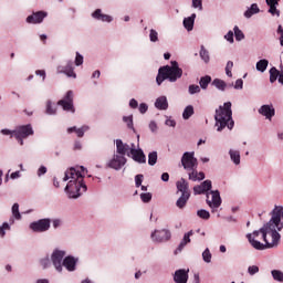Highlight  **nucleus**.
Listing matches in <instances>:
<instances>
[{"label": "nucleus", "mask_w": 283, "mask_h": 283, "mask_svg": "<svg viewBox=\"0 0 283 283\" xmlns=\"http://www.w3.org/2000/svg\"><path fill=\"white\" fill-rule=\"evenodd\" d=\"M6 231H10V224H8V222H4L0 227V235H1V238H6Z\"/></svg>", "instance_id": "obj_44"}, {"label": "nucleus", "mask_w": 283, "mask_h": 283, "mask_svg": "<svg viewBox=\"0 0 283 283\" xmlns=\"http://www.w3.org/2000/svg\"><path fill=\"white\" fill-rule=\"evenodd\" d=\"M147 109H149V106H147V104L142 103V104L139 105V112H140V114H147Z\"/></svg>", "instance_id": "obj_56"}, {"label": "nucleus", "mask_w": 283, "mask_h": 283, "mask_svg": "<svg viewBox=\"0 0 283 283\" xmlns=\"http://www.w3.org/2000/svg\"><path fill=\"white\" fill-rule=\"evenodd\" d=\"M232 116L233 112L231 111V102H227L223 106H219L214 115L217 132H222L224 127L233 129L235 122H233Z\"/></svg>", "instance_id": "obj_3"}, {"label": "nucleus", "mask_w": 283, "mask_h": 283, "mask_svg": "<svg viewBox=\"0 0 283 283\" xmlns=\"http://www.w3.org/2000/svg\"><path fill=\"white\" fill-rule=\"evenodd\" d=\"M269 12H270V14H273V15L276 14V17H280V10H277L276 6L270 7Z\"/></svg>", "instance_id": "obj_52"}, {"label": "nucleus", "mask_w": 283, "mask_h": 283, "mask_svg": "<svg viewBox=\"0 0 283 283\" xmlns=\"http://www.w3.org/2000/svg\"><path fill=\"white\" fill-rule=\"evenodd\" d=\"M51 224H52V220L40 219L38 221L31 222L29 226V229H31L33 233H45V231H50Z\"/></svg>", "instance_id": "obj_5"}, {"label": "nucleus", "mask_w": 283, "mask_h": 283, "mask_svg": "<svg viewBox=\"0 0 283 283\" xmlns=\"http://www.w3.org/2000/svg\"><path fill=\"white\" fill-rule=\"evenodd\" d=\"M272 277L276 282H283V272L280 270H272Z\"/></svg>", "instance_id": "obj_38"}, {"label": "nucleus", "mask_w": 283, "mask_h": 283, "mask_svg": "<svg viewBox=\"0 0 283 283\" xmlns=\"http://www.w3.org/2000/svg\"><path fill=\"white\" fill-rule=\"evenodd\" d=\"M75 65H83V55H81L78 52L76 53Z\"/></svg>", "instance_id": "obj_55"}, {"label": "nucleus", "mask_w": 283, "mask_h": 283, "mask_svg": "<svg viewBox=\"0 0 283 283\" xmlns=\"http://www.w3.org/2000/svg\"><path fill=\"white\" fill-rule=\"evenodd\" d=\"M200 92V86L192 84L189 86V94H199Z\"/></svg>", "instance_id": "obj_49"}, {"label": "nucleus", "mask_w": 283, "mask_h": 283, "mask_svg": "<svg viewBox=\"0 0 283 283\" xmlns=\"http://www.w3.org/2000/svg\"><path fill=\"white\" fill-rule=\"evenodd\" d=\"M189 198H191V192L181 193L176 202V207H178V209H185V207H187V202H189Z\"/></svg>", "instance_id": "obj_22"}, {"label": "nucleus", "mask_w": 283, "mask_h": 283, "mask_svg": "<svg viewBox=\"0 0 283 283\" xmlns=\"http://www.w3.org/2000/svg\"><path fill=\"white\" fill-rule=\"evenodd\" d=\"M127 163V158L123 155H114L113 159L108 163L111 169H120Z\"/></svg>", "instance_id": "obj_13"}, {"label": "nucleus", "mask_w": 283, "mask_h": 283, "mask_svg": "<svg viewBox=\"0 0 283 283\" xmlns=\"http://www.w3.org/2000/svg\"><path fill=\"white\" fill-rule=\"evenodd\" d=\"M116 151L117 154H119V156H125V154H127V156H129V154H132V147H129V145L124 144L122 139H117L116 140Z\"/></svg>", "instance_id": "obj_16"}, {"label": "nucleus", "mask_w": 283, "mask_h": 283, "mask_svg": "<svg viewBox=\"0 0 283 283\" xmlns=\"http://www.w3.org/2000/svg\"><path fill=\"white\" fill-rule=\"evenodd\" d=\"M53 227H54V229H59V227H61V219H54Z\"/></svg>", "instance_id": "obj_64"}, {"label": "nucleus", "mask_w": 283, "mask_h": 283, "mask_svg": "<svg viewBox=\"0 0 283 283\" xmlns=\"http://www.w3.org/2000/svg\"><path fill=\"white\" fill-rule=\"evenodd\" d=\"M226 39L229 41V43H233V31H229Z\"/></svg>", "instance_id": "obj_61"}, {"label": "nucleus", "mask_w": 283, "mask_h": 283, "mask_svg": "<svg viewBox=\"0 0 283 283\" xmlns=\"http://www.w3.org/2000/svg\"><path fill=\"white\" fill-rule=\"evenodd\" d=\"M171 66L166 65L159 69V73L156 77V82L158 85H163L164 81H170V83H176L177 78L182 77V69L178 67V63L176 61H171Z\"/></svg>", "instance_id": "obj_4"}, {"label": "nucleus", "mask_w": 283, "mask_h": 283, "mask_svg": "<svg viewBox=\"0 0 283 283\" xmlns=\"http://www.w3.org/2000/svg\"><path fill=\"white\" fill-rule=\"evenodd\" d=\"M93 19H96L97 21H103L106 23H112L113 19L112 15H107L105 13H103V10L101 9H96L93 13H92Z\"/></svg>", "instance_id": "obj_17"}, {"label": "nucleus", "mask_w": 283, "mask_h": 283, "mask_svg": "<svg viewBox=\"0 0 283 283\" xmlns=\"http://www.w3.org/2000/svg\"><path fill=\"white\" fill-rule=\"evenodd\" d=\"M277 76H280V71L273 66L270 70V83H275V81H277Z\"/></svg>", "instance_id": "obj_35"}, {"label": "nucleus", "mask_w": 283, "mask_h": 283, "mask_svg": "<svg viewBox=\"0 0 283 283\" xmlns=\"http://www.w3.org/2000/svg\"><path fill=\"white\" fill-rule=\"evenodd\" d=\"M234 36L237 41H242V39H244V33L242 32V30H240V28L234 27Z\"/></svg>", "instance_id": "obj_42"}, {"label": "nucleus", "mask_w": 283, "mask_h": 283, "mask_svg": "<svg viewBox=\"0 0 283 283\" xmlns=\"http://www.w3.org/2000/svg\"><path fill=\"white\" fill-rule=\"evenodd\" d=\"M62 264L67 271H76V259L74 256H66Z\"/></svg>", "instance_id": "obj_23"}, {"label": "nucleus", "mask_w": 283, "mask_h": 283, "mask_svg": "<svg viewBox=\"0 0 283 283\" xmlns=\"http://www.w3.org/2000/svg\"><path fill=\"white\" fill-rule=\"evenodd\" d=\"M202 258H203V261H206L208 264H209V262H211V251H209V248H207L202 252Z\"/></svg>", "instance_id": "obj_45"}, {"label": "nucleus", "mask_w": 283, "mask_h": 283, "mask_svg": "<svg viewBox=\"0 0 283 283\" xmlns=\"http://www.w3.org/2000/svg\"><path fill=\"white\" fill-rule=\"evenodd\" d=\"M259 114L265 116V118H269V120H271L272 116H275V108L269 105H263L260 107Z\"/></svg>", "instance_id": "obj_19"}, {"label": "nucleus", "mask_w": 283, "mask_h": 283, "mask_svg": "<svg viewBox=\"0 0 283 283\" xmlns=\"http://www.w3.org/2000/svg\"><path fill=\"white\" fill-rule=\"evenodd\" d=\"M211 200L209 199V195H207V205L210 209H218L220 205H222V199L220 198V191H210Z\"/></svg>", "instance_id": "obj_11"}, {"label": "nucleus", "mask_w": 283, "mask_h": 283, "mask_svg": "<svg viewBox=\"0 0 283 283\" xmlns=\"http://www.w3.org/2000/svg\"><path fill=\"white\" fill-rule=\"evenodd\" d=\"M189 180H193V182H196V180H198V171L192 169V171L189 172Z\"/></svg>", "instance_id": "obj_57"}, {"label": "nucleus", "mask_w": 283, "mask_h": 283, "mask_svg": "<svg viewBox=\"0 0 283 283\" xmlns=\"http://www.w3.org/2000/svg\"><path fill=\"white\" fill-rule=\"evenodd\" d=\"M195 21H196V13H192L191 17L184 19V28H186L188 32H191V30H193Z\"/></svg>", "instance_id": "obj_27"}, {"label": "nucleus", "mask_w": 283, "mask_h": 283, "mask_svg": "<svg viewBox=\"0 0 283 283\" xmlns=\"http://www.w3.org/2000/svg\"><path fill=\"white\" fill-rule=\"evenodd\" d=\"M231 70H233V61H228L226 66V74L227 76H233V73H231Z\"/></svg>", "instance_id": "obj_47"}, {"label": "nucleus", "mask_w": 283, "mask_h": 283, "mask_svg": "<svg viewBox=\"0 0 283 283\" xmlns=\"http://www.w3.org/2000/svg\"><path fill=\"white\" fill-rule=\"evenodd\" d=\"M40 264L43 269H48L50 266V258L41 259Z\"/></svg>", "instance_id": "obj_51"}, {"label": "nucleus", "mask_w": 283, "mask_h": 283, "mask_svg": "<svg viewBox=\"0 0 283 283\" xmlns=\"http://www.w3.org/2000/svg\"><path fill=\"white\" fill-rule=\"evenodd\" d=\"M197 216L198 218H201V220H209V218H211V213L205 209L198 210Z\"/></svg>", "instance_id": "obj_39"}, {"label": "nucleus", "mask_w": 283, "mask_h": 283, "mask_svg": "<svg viewBox=\"0 0 283 283\" xmlns=\"http://www.w3.org/2000/svg\"><path fill=\"white\" fill-rule=\"evenodd\" d=\"M192 8H198L202 10V0H192Z\"/></svg>", "instance_id": "obj_54"}, {"label": "nucleus", "mask_w": 283, "mask_h": 283, "mask_svg": "<svg viewBox=\"0 0 283 283\" xmlns=\"http://www.w3.org/2000/svg\"><path fill=\"white\" fill-rule=\"evenodd\" d=\"M156 163H158V153H156V151L149 153L148 165H150V167H154V165H156Z\"/></svg>", "instance_id": "obj_36"}, {"label": "nucleus", "mask_w": 283, "mask_h": 283, "mask_svg": "<svg viewBox=\"0 0 283 283\" xmlns=\"http://www.w3.org/2000/svg\"><path fill=\"white\" fill-rule=\"evenodd\" d=\"M248 272L250 275H255V273H260V268L258 265H251L248 268Z\"/></svg>", "instance_id": "obj_48"}, {"label": "nucleus", "mask_w": 283, "mask_h": 283, "mask_svg": "<svg viewBox=\"0 0 283 283\" xmlns=\"http://www.w3.org/2000/svg\"><path fill=\"white\" fill-rule=\"evenodd\" d=\"M229 154L234 165H240V151L230 149Z\"/></svg>", "instance_id": "obj_31"}, {"label": "nucleus", "mask_w": 283, "mask_h": 283, "mask_svg": "<svg viewBox=\"0 0 283 283\" xmlns=\"http://www.w3.org/2000/svg\"><path fill=\"white\" fill-rule=\"evenodd\" d=\"M63 258H65V251H61V250H55L51 256L53 266H55L59 273L63 271Z\"/></svg>", "instance_id": "obj_9"}, {"label": "nucleus", "mask_w": 283, "mask_h": 283, "mask_svg": "<svg viewBox=\"0 0 283 283\" xmlns=\"http://www.w3.org/2000/svg\"><path fill=\"white\" fill-rule=\"evenodd\" d=\"M258 12H260V8L258 7L256 3H253L251 8L244 12V17L247 19H251L252 14H258Z\"/></svg>", "instance_id": "obj_28"}, {"label": "nucleus", "mask_w": 283, "mask_h": 283, "mask_svg": "<svg viewBox=\"0 0 283 283\" xmlns=\"http://www.w3.org/2000/svg\"><path fill=\"white\" fill-rule=\"evenodd\" d=\"M87 129H90L88 126H82L81 128H76V126H73V127L67 128V134H73V132H75L77 138H83V136H85V132H87Z\"/></svg>", "instance_id": "obj_24"}, {"label": "nucleus", "mask_w": 283, "mask_h": 283, "mask_svg": "<svg viewBox=\"0 0 283 283\" xmlns=\"http://www.w3.org/2000/svg\"><path fill=\"white\" fill-rule=\"evenodd\" d=\"M143 178H144L143 175H136V177H135L136 187H143Z\"/></svg>", "instance_id": "obj_50"}, {"label": "nucleus", "mask_w": 283, "mask_h": 283, "mask_svg": "<svg viewBox=\"0 0 283 283\" xmlns=\"http://www.w3.org/2000/svg\"><path fill=\"white\" fill-rule=\"evenodd\" d=\"M200 57L202 59V61L205 63H209V61L211 60V57L209 56V51H207V49H205V46H201Z\"/></svg>", "instance_id": "obj_37"}, {"label": "nucleus", "mask_w": 283, "mask_h": 283, "mask_svg": "<svg viewBox=\"0 0 283 283\" xmlns=\"http://www.w3.org/2000/svg\"><path fill=\"white\" fill-rule=\"evenodd\" d=\"M155 107H157V109H167L169 107L167 97L166 96L158 97L155 102Z\"/></svg>", "instance_id": "obj_26"}, {"label": "nucleus", "mask_w": 283, "mask_h": 283, "mask_svg": "<svg viewBox=\"0 0 283 283\" xmlns=\"http://www.w3.org/2000/svg\"><path fill=\"white\" fill-rule=\"evenodd\" d=\"M191 116H193V106L189 105L185 108V111L182 113V118L185 120H189V118H191Z\"/></svg>", "instance_id": "obj_33"}, {"label": "nucleus", "mask_w": 283, "mask_h": 283, "mask_svg": "<svg viewBox=\"0 0 283 283\" xmlns=\"http://www.w3.org/2000/svg\"><path fill=\"white\" fill-rule=\"evenodd\" d=\"M81 171L74 168L65 171L63 181L67 182V180H70L65 187V191L69 193V198H78V196H81V189H83V191H87V186L85 182H83V177L85 176L86 171L85 167L82 166Z\"/></svg>", "instance_id": "obj_2"}, {"label": "nucleus", "mask_w": 283, "mask_h": 283, "mask_svg": "<svg viewBox=\"0 0 283 283\" xmlns=\"http://www.w3.org/2000/svg\"><path fill=\"white\" fill-rule=\"evenodd\" d=\"M129 107H132V109H136L138 107V101H136L135 98H132L129 101Z\"/></svg>", "instance_id": "obj_59"}, {"label": "nucleus", "mask_w": 283, "mask_h": 283, "mask_svg": "<svg viewBox=\"0 0 283 283\" xmlns=\"http://www.w3.org/2000/svg\"><path fill=\"white\" fill-rule=\"evenodd\" d=\"M271 219L260 230L247 234V239L251 247L256 251L264 249H273L280 244V232L283 229V207L275 206L271 211Z\"/></svg>", "instance_id": "obj_1"}, {"label": "nucleus", "mask_w": 283, "mask_h": 283, "mask_svg": "<svg viewBox=\"0 0 283 283\" xmlns=\"http://www.w3.org/2000/svg\"><path fill=\"white\" fill-rule=\"evenodd\" d=\"M212 85H214V87H217V90H220L221 92H224V90H227V82L220 78H214L212 81Z\"/></svg>", "instance_id": "obj_29"}, {"label": "nucleus", "mask_w": 283, "mask_h": 283, "mask_svg": "<svg viewBox=\"0 0 283 283\" xmlns=\"http://www.w3.org/2000/svg\"><path fill=\"white\" fill-rule=\"evenodd\" d=\"M33 134L34 130L32 129V126L24 125L13 130L11 137L14 136L15 139L20 143V145H23V138H28V136H32Z\"/></svg>", "instance_id": "obj_6"}, {"label": "nucleus", "mask_w": 283, "mask_h": 283, "mask_svg": "<svg viewBox=\"0 0 283 283\" xmlns=\"http://www.w3.org/2000/svg\"><path fill=\"white\" fill-rule=\"evenodd\" d=\"M130 156L135 163H139V165H145L147 163V157L143 149H136L134 144H132Z\"/></svg>", "instance_id": "obj_12"}, {"label": "nucleus", "mask_w": 283, "mask_h": 283, "mask_svg": "<svg viewBox=\"0 0 283 283\" xmlns=\"http://www.w3.org/2000/svg\"><path fill=\"white\" fill-rule=\"evenodd\" d=\"M209 83H211V76L206 75L200 78L199 85L202 90H207V87H209Z\"/></svg>", "instance_id": "obj_34"}, {"label": "nucleus", "mask_w": 283, "mask_h": 283, "mask_svg": "<svg viewBox=\"0 0 283 283\" xmlns=\"http://www.w3.org/2000/svg\"><path fill=\"white\" fill-rule=\"evenodd\" d=\"M35 74H36L38 76H42V80L45 81V71H43V70H38V71H35Z\"/></svg>", "instance_id": "obj_63"}, {"label": "nucleus", "mask_w": 283, "mask_h": 283, "mask_svg": "<svg viewBox=\"0 0 283 283\" xmlns=\"http://www.w3.org/2000/svg\"><path fill=\"white\" fill-rule=\"evenodd\" d=\"M189 280V274L186 270H177L175 272L174 281L176 283H187Z\"/></svg>", "instance_id": "obj_18"}, {"label": "nucleus", "mask_w": 283, "mask_h": 283, "mask_svg": "<svg viewBox=\"0 0 283 283\" xmlns=\"http://www.w3.org/2000/svg\"><path fill=\"white\" fill-rule=\"evenodd\" d=\"M269 67V60H260L256 62V70L258 72H266V69Z\"/></svg>", "instance_id": "obj_30"}, {"label": "nucleus", "mask_w": 283, "mask_h": 283, "mask_svg": "<svg viewBox=\"0 0 283 283\" xmlns=\"http://www.w3.org/2000/svg\"><path fill=\"white\" fill-rule=\"evenodd\" d=\"M191 235H193V231L190 230L189 232H187L184 235V239L181 240L180 244L178 245L177 250L175 251V253H180V251H182L185 249V247H187V244H189V242H191Z\"/></svg>", "instance_id": "obj_21"}, {"label": "nucleus", "mask_w": 283, "mask_h": 283, "mask_svg": "<svg viewBox=\"0 0 283 283\" xmlns=\"http://www.w3.org/2000/svg\"><path fill=\"white\" fill-rule=\"evenodd\" d=\"M57 72H63L66 76L76 78V73H74V64L69 62L65 67L59 66Z\"/></svg>", "instance_id": "obj_20"}, {"label": "nucleus", "mask_w": 283, "mask_h": 283, "mask_svg": "<svg viewBox=\"0 0 283 283\" xmlns=\"http://www.w3.org/2000/svg\"><path fill=\"white\" fill-rule=\"evenodd\" d=\"M124 123H126L128 129H134V117L133 116H124Z\"/></svg>", "instance_id": "obj_41"}, {"label": "nucleus", "mask_w": 283, "mask_h": 283, "mask_svg": "<svg viewBox=\"0 0 283 283\" xmlns=\"http://www.w3.org/2000/svg\"><path fill=\"white\" fill-rule=\"evenodd\" d=\"M181 165L184 169L191 171L198 165V159L193 157V153H185L181 158Z\"/></svg>", "instance_id": "obj_8"}, {"label": "nucleus", "mask_w": 283, "mask_h": 283, "mask_svg": "<svg viewBox=\"0 0 283 283\" xmlns=\"http://www.w3.org/2000/svg\"><path fill=\"white\" fill-rule=\"evenodd\" d=\"M243 85H244V82L242 81V78H239V80L235 81L234 88L235 90H242Z\"/></svg>", "instance_id": "obj_58"}, {"label": "nucleus", "mask_w": 283, "mask_h": 283, "mask_svg": "<svg viewBox=\"0 0 283 283\" xmlns=\"http://www.w3.org/2000/svg\"><path fill=\"white\" fill-rule=\"evenodd\" d=\"M12 216L15 220H21V212H19V203L12 206Z\"/></svg>", "instance_id": "obj_40"}, {"label": "nucleus", "mask_w": 283, "mask_h": 283, "mask_svg": "<svg viewBox=\"0 0 283 283\" xmlns=\"http://www.w3.org/2000/svg\"><path fill=\"white\" fill-rule=\"evenodd\" d=\"M154 242H169L171 240V232L169 230H155L151 233Z\"/></svg>", "instance_id": "obj_10"}, {"label": "nucleus", "mask_w": 283, "mask_h": 283, "mask_svg": "<svg viewBox=\"0 0 283 283\" xmlns=\"http://www.w3.org/2000/svg\"><path fill=\"white\" fill-rule=\"evenodd\" d=\"M269 7L277 6L280 0H265Z\"/></svg>", "instance_id": "obj_62"}, {"label": "nucleus", "mask_w": 283, "mask_h": 283, "mask_svg": "<svg viewBox=\"0 0 283 283\" xmlns=\"http://www.w3.org/2000/svg\"><path fill=\"white\" fill-rule=\"evenodd\" d=\"M207 191H211V180H206L201 185L193 187L195 196H201V193H207Z\"/></svg>", "instance_id": "obj_15"}, {"label": "nucleus", "mask_w": 283, "mask_h": 283, "mask_svg": "<svg viewBox=\"0 0 283 283\" xmlns=\"http://www.w3.org/2000/svg\"><path fill=\"white\" fill-rule=\"evenodd\" d=\"M149 40L151 41V43H156L158 41V31L151 29L150 33H149Z\"/></svg>", "instance_id": "obj_43"}, {"label": "nucleus", "mask_w": 283, "mask_h": 283, "mask_svg": "<svg viewBox=\"0 0 283 283\" xmlns=\"http://www.w3.org/2000/svg\"><path fill=\"white\" fill-rule=\"evenodd\" d=\"M176 185H177L178 191H180L181 193H190L189 182H187V180H185V178H181L179 181H177Z\"/></svg>", "instance_id": "obj_25"}, {"label": "nucleus", "mask_w": 283, "mask_h": 283, "mask_svg": "<svg viewBox=\"0 0 283 283\" xmlns=\"http://www.w3.org/2000/svg\"><path fill=\"white\" fill-rule=\"evenodd\" d=\"M140 199L142 202H151V192H143Z\"/></svg>", "instance_id": "obj_46"}, {"label": "nucleus", "mask_w": 283, "mask_h": 283, "mask_svg": "<svg viewBox=\"0 0 283 283\" xmlns=\"http://www.w3.org/2000/svg\"><path fill=\"white\" fill-rule=\"evenodd\" d=\"M73 149H74V151H81L83 149V144H81L80 140H75Z\"/></svg>", "instance_id": "obj_53"}, {"label": "nucleus", "mask_w": 283, "mask_h": 283, "mask_svg": "<svg viewBox=\"0 0 283 283\" xmlns=\"http://www.w3.org/2000/svg\"><path fill=\"white\" fill-rule=\"evenodd\" d=\"M44 174H48V168L45 166H41L38 170V176H43Z\"/></svg>", "instance_id": "obj_60"}, {"label": "nucleus", "mask_w": 283, "mask_h": 283, "mask_svg": "<svg viewBox=\"0 0 283 283\" xmlns=\"http://www.w3.org/2000/svg\"><path fill=\"white\" fill-rule=\"evenodd\" d=\"M57 105H60L64 112H72V114H74V112H76L74 108V92L67 91L64 98L57 102Z\"/></svg>", "instance_id": "obj_7"}, {"label": "nucleus", "mask_w": 283, "mask_h": 283, "mask_svg": "<svg viewBox=\"0 0 283 283\" xmlns=\"http://www.w3.org/2000/svg\"><path fill=\"white\" fill-rule=\"evenodd\" d=\"M45 17H48V12L45 11L33 12L31 15H28L27 23H43V19H45Z\"/></svg>", "instance_id": "obj_14"}, {"label": "nucleus", "mask_w": 283, "mask_h": 283, "mask_svg": "<svg viewBox=\"0 0 283 283\" xmlns=\"http://www.w3.org/2000/svg\"><path fill=\"white\" fill-rule=\"evenodd\" d=\"M45 114H49L50 116L56 114V105H54L52 101L46 102Z\"/></svg>", "instance_id": "obj_32"}]
</instances>
